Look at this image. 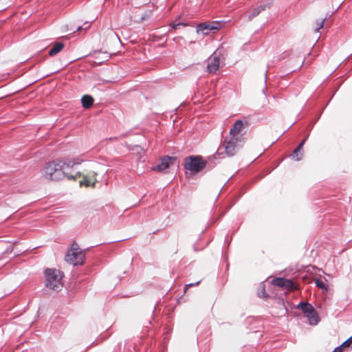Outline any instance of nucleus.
<instances>
[{
	"instance_id": "obj_1",
	"label": "nucleus",
	"mask_w": 352,
	"mask_h": 352,
	"mask_svg": "<svg viewBox=\"0 0 352 352\" xmlns=\"http://www.w3.org/2000/svg\"><path fill=\"white\" fill-rule=\"evenodd\" d=\"M42 175L50 181H58L67 178L68 180H76L80 175V171L72 175L66 171L61 161H53L46 163L42 170Z\"/></svg>"
},
{
	"instance_id": "obj_2",
	"label": "nucleus",
	"mask_w": 352,
	"mask_h": 352,
	"mask_svg": "<svg viewBox=\"0 0 352 352\" xmlns=\"http://www.w3.org/2000/svg\"><path fill=\"white\" fill-rule=\"evenodd\" d=\"M213 168L214 165L210 166V162L204 160L201 155H192L184 158V168L189 170L191 175H195L204 169L209 171Z\"/></svg>"
},
{
	"instance_id": "obj_3",
	"label": "nucleus",
	"mask_w": 352,
	"mask_h": 352,
	"mask_svg": "<svg viewBox=\"0 0 352 352\" xmlns=\"http://www.w3.org/2000/svg\"><path fill=\"white\" fill-rule=\"evenodd\" d=\"M45 277V285L46 287L52 289L56 292L60 291L63 288L61 272L56 269L46 268L44 270Z\"/></svg>"
},
{
	"instance_id": "obj_4",
	"label": "nucleus",
	"mask_w": 352,
	"mask_h": 352,
	"mask_svg": "<svg viewBox=\"0 0 352 352\" xmlns=\"http://www.w3.org/2000/svg\"><path fill=\"white\" fill-rule=\"evenodd\" d=\"M221 28V24L219 21H213L211 23H201L197 26V32L201 33L203 35H208L210 32L214 33Z\"/></svg>"
},
{
	"instance_id": "obj_5",
	"label": "nucleus",
	"mask_w": 352,
	"mask_h": 352,
	"mask_svg": "<svg viewBox=\"0 0 352 352\" xmlns=\"http://www.w3.org/2000/svg\"><path fill=\"white\" fill-rule=\"evenodd\" d=\"M176 160L175 157L164 156L162 158L160 163L154 167L153 169L158 172H162L169 168L170 165L173 164Z\"/></svg>"
},
{
	"instance_id": "obj_6",
	"label": "nucleus",
	"mask_w": 352,
	"mask_h": 352,
	"mask_svg": "<svg viewBox=\"0 0 352 352\" xmlns=\"http://www.w3.org/2000/svg\"><path fill=\"white\" fill-rule=\"evenodd\" d=\"M63 167L65 168L66 171L69 172L72 175H75L76 172V166L80 164L81 161L79 159H72V160H66L65 161H61Z\"/></svg>"
},
{
	"instance_id": "obj_7",
	"label": "nucleus",
	"mask_w": 352,
	"mask_h": 352,
	"mask_svg": "<svg viewBox=\"0 0 352 352\" xmlns=\"http://www.w3.org/2000/svg\"><path fill=\"white\" fill-rule=\"evenodd\" d=\"M243 126L244 122L242 120H236L230 131V135L238 137L239 133L242 131Z\"/></svg>"
},
{
	"instance_id": "obj_8",
	"label": "nucleus",
	"mask_w": 352,
	"mask_h": 352,
	"mask_svg": "<svg viewBox=\"0 0 352 352\" xmlns=\"http://www.w3.org/2000/svg\"><path fill=\"white\" fill-rule=\"evenodd\" d=\"M219 58L218 56H214L211 60L210 63H208L207 65V70L209 73H215L219 68Z\"/></svg>"
},
{
	"instance_id": "obj_9",
	"label": "nucleus",
	"mask_w": 352,
	"mask_h": 352,
	"mask_svg": "<svg viewBox=\"0 0 352 352\" xmlns=\"http://www.w3.org/2000/svg\"><path fill=\"white\" fill-rule=\"evenodd\" d=\"M271 5L272 4L270 3H268L260 5L259 6L255 8L252 10V12L249 14L248 19L250 21L252 20V19H254V17L258 16L261 13V12L265 10L267 8H270Z\"/></svg>"
},
{
	"instance_id": "obj_10",
	"label": "nucleus",
	"mask_w": 352,
	"mask_h": 352,
	"mask_svg": "<svg viewBox=\"0 0 352 352\" xmlns=\"http://www.w3.org/2000/svg\"><path fill=\"white\" fill-rule=\"evenodd\" d=\"M306 317L309 320V322L311 325H316L320 319L316 310L314 308L313 310L310 311L308 314H305Z\"/></svg>"
},
{
	"instance_id": "obj_11",
	"label": "nucleus",
	"mask_w": 352,
	"mask_h": 352,
	"mask_svg": "<svg viewBox=\"0 0 352 352\" xmlns=\"http://www.w3.org/2000/svg\"><path fill=\"white\" fill-rule=\"evenodd\" d=\"M223 149L228 157L234 156L238 150L235 146L230 144L226 140L224 142Z\"/></svg>"
},
{
	"instance_id": "obj_12",
	"label": "nucleus",
	"mask_w": 352,
	"mask_h": 352,
	"mask_svg": "<svg viewBox=\"0 0 352 352\" xmlns=\"http://www.w3.org/2000/svg\"><path fill=\"white\" fill-rule=\"evenodd\" d=\"M304 146V142H300L298 146L294 149L293 151L292 156L295 159L296 161H300L302 160V147Z\"/></svg>"
},
{
	"instance_id": "obj_13",
	"label": "nucleus",
	"mask_w": 352,
	"mask_h": 352,
	"mask_svg": "<svg viewBox=\"0 0 352 352\" xmlns=\"http://www.w3.org/2000/svg\"><path fill=\"white\" fill-rule=\"evenodd\" d=\"M81 103L85 109H89L93 105L94 98L90 95H84L81 98Z\"/></svg>"
},
{
	"instance_id": "obj_14",
	"label": "nucleus",
	"mask_w": 352,
	"mask_h": 352,
	"mask_svg": "<svg viewBox=\"0 0 352 352\" xmlns=\"http://www.w3.org/2000/svg\"><path fill=\"white\" fill-rule=\"evenodd\" d=\"M64 44L62 43H56L53 47L49 50L48 54L50 56H54L59 53L63 48Z\"/></svg>"
},
{
	"instance_id": "obj_15",
	"label": "nucleus",
	"mask_w": 352,
	"mask_h": 352,
	"mask_svg": "<svg viewBox=\"0 0 352 352\" xmlns=\"http://www.w3.org/2000/svg\"><path fill=\"white\" fill-rule=\"evenodd\" d=\"M297 308L300 309L305 314H308L310 311L314 308L311 304L307 302H300L298 305Z\"/></svg>"
},
{
	"instance_id": "obj_16",
	"label": "nucleus",
	"mask_w": 352,
	"mask_h": 352,
	"mask_svg": "<svg viewBox=\"0 0 352 352\" xmlns=\"http://www.w3.org/2000/svg\"><path fill=\"white\" fill-rule=\"evenodd\" d=\"M80 252H68L65 256V261L70 264L75 265V261H76V256H78Z\"/></svg>"
},
{
	"instance_id": "obj_17",
	"label": "nucleus",
	"mask_w": 352,
	"mask_h": 352,
	"mask_svg": "<svg viewBox=\"0 0 352 352\" xmlns=\"http://www.w3.org/2000/svg\"><path fill=\"white\" fill-rule=\"evenodd\" d=\"M220 150L221 148H219L215 154L208 157V160L206 161L210 162V166L214 165V167L216 166V160L217 159V155H220L223 153V152H220Z\"/></svg>"
},
{
	"instance_id": "obj_18",
	"label": "nucleus",
	"mask_w": 352,
	"mask_h": 352,
	"mask_svg": "<svg viewBox=\"0 0 352 352\" xmlns=\"http://www.w3.org/2000/svg\"><path fill=\"white\" fill-rule=\"evenodd\" d=\"M228 142L239 149V147L241 146L239 143L241 142V139L239 137L231 135L230 139Z\"/></svg>"
},
{
	"instance_id": "obj_19",
	"label": "nucleus",
	"mask_w": 352,
	"mask_h": 352,
	"mask_svg": "<svg viewBox=\"0 0 352 352\" xmlns=\"http://www.w3.org/2000/svg\"><path fill=\"white\" fill-rule=\"evenodd\" d=\"M286 280H287V278L278 277V278H274L272 280V283L274 285L283 288Z\"/></svg>"
},
{
	"instance_id": "obj_20",
	"label": "nucleus",
	"mask_w": 352,
	"mask_h": 352,
	"mask_svg": "<svg viewBox=\"0 0 352 352\" xmlns=\"http://www.w3.org/2000/svg\"><path fill=\"white\" fill-rule=\"evenodd\" d=\"M76 261H75V265H81L84 263L85 256V254H83L82 252H80L78 256H76Z\"/></svg>"
},
{
	"instance_id": "obj_21",
	"label": "nucleus",
	"mask_w": 352,
	"mask_h": 352,
	"mask_svg": "<svg viewBox=\"0 0 352 352\" xmlns=\"http://www.w3.org/2000/svg\"><path fill=\"white\" fill-rule=\"evenodd\" d=\"M316 285L323 291H327V285L321 280L316 278L315 280Z\"/></svg>"
},
{
	"instance_id": "obj_22",
	"label": "nucleus",
	"mask_w": 352,
	"mask_h": 352,
	"mask_svg": "<svg viewBox=\"0 0 352 352\" xmlns=\"http://www.w3.org/2000/svg\"><path fill=\"white\" fill-rule=\"evenodd\" d=\"M283 288L289 290L294 289L295 288V283L292 280L287 278Z\"/></svg>"
},
{
	"instance_id": "obj_23",
	"label": "nucleus",
	"mask_w": 352,
	"mask_h": 352,
	"mask_svg": "<svg viewBox=\"0 0 352 352\" xmlns=\"http://www.w3.org/2000/svg\"><path fill=\"white\" fill-rule=\"evenodd\" d=\"M80 186H82V185H85L87 187H89L91 186V182L88 176L83 175V178L82 180L79 182Z\"/></svg>"
},
{
	"instance_id": "obj_24",
	"label": "nucleus",
	"mask_w": 352,
	"mask_h": 352,
	"mask_svg": "<svg viewBox=\"0 0 352 352\" xmlns=\"http://www.w3.org/2000/svg\"><path fill=\"white\" fill-rule=\"evenodd\" d=\"M327 18L325 17L324 19H322V20H320V21H317V24H318V27L316 28L315 31L316 32H318L319 31L320 29H321L323 25H324V21L327 19Z\"/></svg>"
},
{
	"instance_id": "obj_25",
	"label": "nucleus",
	"mask_w": 352,
	"mask_h": 352,
	"mask_svg": "<svg viewBox=\"0 0 352 352\" xmlns=\"http://www.w3.org/2000/svg\"><path fill=\"white\" fill-rule=\"evenodd\" d=\"M71 252H82L81 250L79 248L78 245L76 243H73L71 247L70 250Z\"/></svg>"
},
{
	"instance_id": "obj_26",
	"label": "nucleus",
	"mask_w": 352,
	"mask_h": 352,
	"mask_svg": "<svg viewBox=\"0 0 352 352\" xmlns=\"http://www.w3.org/2000/svg\"><path fill=\"white\" fill-rule=\"evenodd\" d=\"M351 345H352V336L342 344V346L344 348L350 346Z\"/></svg>"
},
{
	"instance_id": "obj_27",
	"label": "nucleus",
	"mask_w": 352,
	"mask_h": 352,
	"mask_svg": "<svg viewBox=\"0 0 352 352\" xmlns=\"http://www.w3.org/2000/svg\"><path fill=\"white\" fill-rule=\"evenodd\" d=\"M89 24L87 23V22H85L82 26H78L77 28H76V31H79L80 30H87L89 28Z\"/></svg>"
},
{
	"instance_id": "obj_28",
	"label": "nucleus",
	"mask_w": 352,
	"mask_h": 352,
	"mask_svg": "<svg viewBox=\"0 0 352 352\" xmlns=\"http://www.w3.org/2000/svg\"><path fill=\"white\" fill-rule=\"evenodd\" d=\"M200 281H197L195 283H190V284H186L184 287V292H186V290L188 289V287H192V286H195V285H198L199 284Z\"/></svg>"
},
{
	"instance_id": "obj_29",
	"label": "nucleus",
	"mask_w": 352,
	"mask_h": 352,
	"mask_svg": "<svg viewBox=\"0 0 352 352\" xmlns=\"http://www.w3.org/2000/svg\"><path fill=\"white\" fill-rule=\"evenodd\" d=\"M186 25L184 23H173L171 25V27L173 29H177L179 28L180 26H185Z\"/></svg>"
},
{
	"instance_id": "obj_30",
	"label": "nucleus",
	"mask_w": 352,
	"mask_h": 352,
	"mask_svg": "<svg viewBox=\"0 0 352 352\" xmlns=\"http://www.w3.org/2000/svg\"><path fill=\"white\" fill-rule=\"evenodd\" d=\"M344 347L342 346V344L336 347L332 352H342Z\"/></svg>"
},
{
	"instance_id": "obj_31",
	"label": "nucleus",
	"mask_w": 352,
	"mask_h": 352,
	"mask_svg": "<svg viewBox=\"0 0 352 352\" xmlns=\"http://www.w3.org/2000/svg\"><path fill=\"white\" fill-rule=\"evenodd\" d=\"M308 137H309V135H306V136L305 137V138H304L301 142H304V144H305V142H306V140H307Z\"/></svg>"
},
{
	"instance_id": "obj_32",
	"label": "nucleus",
	"mask_w": 352,
	"mask_h": 352,
	"mask_svg": "<svg viewBox=\"0 0 352 352\" xmlns=\"http://www.w3.org/2000/svg\"><path fill=\"white\" fill-rule=\"evenodd\" d=\"M308 137H309V135H306V136L305 137V138H304L301 142H304V144H305V142H306V140H307Z\"/></svg>"
},
{
	"instance_id": "obj_33",
	"label": "nucleus",
	"mask_w": 352,
	"mask_h": 352,
	"mask_svg": "<svg viewBox=\"0 0 352 352\" xmlns=\"http://www.w3.org/2000/svg\"><path fill=\"white\" fill-rule=\"evenodd\" d=\"M96 182H97V180L96 179L95 182L91 184L92 187H94V188L95 187Z\"/></svg>"
},
{
	"instance_id": "obj_34",
	"label": "nucleus",
	"mask_w": 352,
	"mask_h": 352,
	"mask_svg": "<svg viewBox=\"0 0 352 352\" xmlns=\"http://www.w3.org/2000/svg\"><path fill=\"white\" fill-rule=\"evenodd\" d=\"M267 71H265V78L267 77Z\"/></svg>"
},
{
	"instance_id": "obj_35",
	"label": "nucleus",
	"mask_w": 352,
	"mask_h": 352,
	"mask_svg": "<svg viewBox=\"0 0 352 352\" xmlns=\"http://www.w3.org/2000/svg\"><path fill=\"white\" fill-rule=\"evenodd\" d=\"M263 294H265V288H263Z\"/></svg>"
}]
</instances>
